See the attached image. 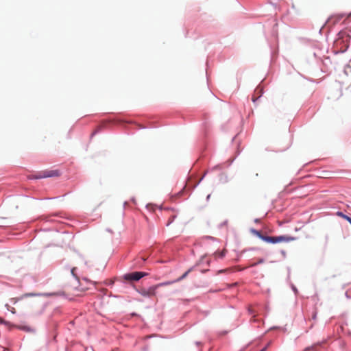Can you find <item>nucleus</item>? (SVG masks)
<instances>
[{
  "instance_id": "f257e3e1",
  "label": "nucleus",
  "mask_w": 351,
  "mask_h": 351,
  "mask_svg": "<svg viewBox=\"0 0 351 351\" xmlns=\"http://www.w3.org/2000/svg\"><path fill=\"white\" fill-rule=\"evenodd\" d=\"M60 175L59 171L58 170H44L38 172L35 175H29L27 176V178L29 180L32 179H42L50 177H58Z\"/></svg>"
},
{
  "instance_id": "f03ea898",
  "label": "nucleus",
  "mask_w": 351,
  "mask_h": 351,
  "mask_svg": "<svg viewBox=\"0 0 351 351\" xmlns=\"http://www.w3.org/2000/svg\"><path fill=\"white\" fill-rule=\"evenodd\" d=\"M293 240V238L285 236V235H280L278 237H269V236H265V238H263V241L269 243H287Z\"/></svg>"
},
{
  "instance_id": "7ed1b4c3",
  "label": "nucleus",
  "mask_w": 351,
  "mask_h": 351,
  "mask_svg": "<svg viewBox=\"0 0 351 351\" xmlns=\"http://www.w3.org/2000/svg\"><path fill=\"white\" fill-rule=\"evenodd\" d=\"M146 275L147 274L144 272L135 271L125 274L124 278L127 280L137 281Z\"/></svg>"
},
{
  "instance_id": "20e7f679",
  "label": "nucleus",
  "mask_w": 351,
  "mask_h": 351,
  "mask_svg": "<svg viewBox=\"0 0 351 351\" xmlns=\"http://www.w3.org/2000/svg\"><path fill=\"white\" fill-rule=\"evenodd\" d=\"M156 289L157 286H152L148 289L142 288L139 289L138 291L141 295L144 297L151 298L155 295Z\"/></svg>"
},
{
  "instance_id": "39448f33",
  "label": "nucleus",
  "mask_w": 351,
  "mask_h": 351,
  "mask_svg": "<svg viewBox=\"0 0 351 351\" xmlns=\"http://www.w3.org/2000/svg\"><path fill=\"white\" fill-rule=\"evenodd\" d=\"M169 213V219L167 222V226H169L170 224L173 223L174 219L177 217V213L173 210H167Z\"/></svg>"
},
{
  "instance_id": "423d86ee",
  "label": "nucleus",
  "mask_w": 351,
  "mask_h": 351,
  "mask_svg": "<svg viewBox=\"0 0 351 351\" xmlns=\"http://www.w3.org/2000/svg\"><path fill=\"white\" fill-rule=\"evenodd\" d=\"M251 232H252L254 235H255V236L258 237V238H260L261 240H263V238H265V235H263V234L260 231L256 230H255V229H252V230H251Z\"/></svg>"
},
{
  "instance_id": "0eeeda50",
  "label": "nucleus",
  "mask_w": 351,
  "mask_h": 351,
  "mask_svg": "<svg viewBox=\"0 0 351 351\" xmlns=\"http://www.w3.org/2000/svg\"><path fill=\"white\" fill-rule=\"evenodd\" d=\"M337 215L339 217H342L343 219H346L347 222H349L351 224V218L346 215H344L342 212H337Z\"/></svg>"
},
{
  "instance_id": "6e6552de",
  "label": "nucleus",
  "mask_w": 351,
  "mask_h": 351,
  "mask_svg": "<svg viewBox=\"0 0 351 351\" xmlns=\"http://www.w3.org/2000/svg\"><path fill=\"white\" fill-rule=\"evenodd\" d=\"M191 269H189L182 276H180L178 279L175 280L174 282H179V281L183 280L184 278H185L188 276V274L191 272Z\"/></svg>"
},
{
  "instance_id": "1a4fd4ad",
  "label": "nucleus",
  "mask_w": 351,
  "mask_h": 351,
  "mask_svg": "<svg viewBox=\"0 0 351 351\" xmlns=\"http://www.w3.org/2000/svg\"><path fill=\"white\" fill-rule=\"evenodd\" d=\"M173 282H175L174 280L173 281H167V282H162L158 285H156V286H157V288H158V287H162V286L170 285Z\"/></svg>"
},
{
  "instance_id": "9d476101",
  "label": "nucleus",
  "mask_w": 351,
  "mask_h": 351,
  "mask_svg": "<svg viewBox=\"0 0 351 351\" xmlns=\"http://www.w3.org/2000/svg\"><path fill=\"white\" fill-rule=\"evenodd\" d=\"M225 255V250L224 251H222L221 252H215V256L217 257V256H219L221 258L223 257Z\"/></svg>"
},
{
  "instance_id": "9b49d317",
  "label": "nucleus",
  "mask_w": 351,
  "mask_h": 351,
  "mask_svg": "<svg viewBox=\"0 0 351 351\" xmlns=\"http://www.w3.org/2000/svg\"><path fill=\"white\" fill-rule=\"evenodd\" d=\"M264 262H265L264 259L260 258V259H258L257 263L261 264V263H263Z\"/></svg>"
},
{
  "instance_id": "f8f14e48",
  "label": "nucleus",
  "mask_w": 351,
  "mask_h": 351,
  "mask_svg": "<svg viewBox=\"0 0 351 351\" xmlns=\"http://www.w3.org/2000/svg\"><path fill=\"white\" fill-rule=\"evenodd\" d=\"M270 345V343H269L265 348H263L262 350H261L260 351H266V350L267 349L268 346Z\"/></svg>"
},
{
  "instance_id": "ddd939ff",
  "label": "nucleus",
  "mask_w": 351,
  "mask_h": 351,
  "mask_svg": "<svg viewBox=\"0 0 351 351\" xmlns=\"http://www.w3.org/2000/svg\"><path fill=\"white\" fill-rule=\"evenodd\" d=\"M257 265H258L257 262H256V263H252V264L250 265V267H255V266H256Z\"/></svg>"
},
{
  "instance_id": "4468645a",
  "label": "nucleus",
  "mask_w": 351,
  "mask_h": 351,
  "mask_svg": "<svg viewBox=\"0 0 351 351\" xmlns=\"http://www.w3.org/2000/svg\"><path fill=\"white\" fill-rule=\"evenodd\" d=\"M252 99V101H253L254 102H255V101H256L257 98H256V97H253Z\"/></svg>"
},
{
  "instance_id": "2eb2a0df",
  "label": "nucleus",
  "mask_w": 351,
  "mask_h": 351,
  "mask_svg": "<svg viewBox=\"0 0 351 351\" xmlns=\"http://www.w3.org/2000/svg\"><path fill=\"white\" fill-rule=\"evenodd\" d=\"M142 259H143V261H145V260L147 259V258H145V257H142Z\"/></svg>"
},
{
  "instance_id": "dca6fc26",
  "label": "nucleus",
  "mask_w": 351,
  "mask_h": 351,
  "mask_svg": "<svg viewBox=\"0 0 351 351\" xmlns=\"http://www.w3.org/2000/svg\"><path fill=\"white\" fill-rule=\"evenodd\" d=\"M74 270H75V269H73L71 270V272H72V274H74Z\"/></svg>"
},
{
  "instance_id": "f3484780",
  "label": "nucleus",
  "mask_w": 351,
  "mask_h": 351,
  "mask_svg": "<svg viewBox=\"0 0 351 351\" xmlns=\"http://www.w3.org/2000/svg\"><path fill=\"white\" fill-rule=\"evenodd\" d=\"M313 319H315V318H316V315H315V314L313 316Z\"/></svg>"
}]
</instances>
